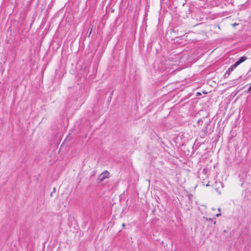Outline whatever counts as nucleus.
Listing matches in <instances>:
<instances>
[{"label": "nucleus", "instance_id": "obj_4", "mask_svg": "<svg viewBox=\"0 0 251 251\" xmlns=\"http://www.w3.org/2000/svg\"><path fill=\"white\" fill-rule=\"evenodd\" d=\"M247 59V57L245 56H243L241 57L239 60L236 61L234 64V66L236 68L238 65H239L241 63L244 62L246 59Z\"/></svg>", "mask_w": 251, "mask_h": 251}, {"label": "nucleus", "instance_id": "obj_14", "mask_svg": "<svg viewBox=\"0 0 251 251\" xmlns=\"http://www.w3.org/2000/svg\"><path fill=\"white\" fill-rule=\"evenodd\" d=\"M237 25V24H236V23H234V24L233 25V26H235V25Z\"/></svg>", "mask_w": 251, "mask_h": 251}, {"label": "nucleus", "instance_id": "obj_10", "mask_svg": "<svg viewBox=\"0 0 251 251\" xmlns=\"http://www.w3.org/2000/svg\"><path fill=\"white\" fill-rule=\"evenodd\" d=\"M238 80V79H237L233 80L232 81H237ZM234 83H236V82H235Z\"/></svg>", "mask_w": 251, "mask_h": 251}, {"label": "nucleus", "instance_id": "obj_2", "mask_svg": "<svg viewBox=\"0 0 251 251\" xmlns=\"http://www.w3.org/2000/svg\"><path fill=\"white\" fill-rule=\"evenodd\" d=\"M109 173L107 171H105L100 174L97 179L99 182H102L104 179L109 177Z\"/></svg>", "mask_w": 251, "mask_h": 251}, {"label": "nucleus", "instance_id": "obj_1", "mask_svg": "<svg viewBox=\"0 0 251 251\" xmlns=\"http://www.w3.org/2000/svg\"><path fill=\"white\" fill-rule=\"evenodd\" d=\"M211 128L210 122H208L205 125L204 129H202L200 132V136L201 138H205L208 133H211Z\"/></svg>", "mask_w": 251, "mask_h": 251}, {"label": "nucleus", "instance_id": "obj_7", "mask_svg": "<svg viewBox=\"0 0 251 251\" xmlns=\"http://www.w3.org/2000/svg\"><path fill=\"white\" fill-rule=\"evenodd\" d=\"M221 215V213L220 212L219 213H218L216 215V217H219V216Z\"/></svg>", "mask_w": 251, "mask_h": 251}, {"label": "nucleus", "instance_id": "obj_12", "mask_svg": "<svg viewBox=\"0 0 251 251\" xmlns=\"http://www.w3.org/2000/svg\"><path fill=\"white\" fill-rule=\"evenodd\" d=\"M201 95L200 93H199V92L197 93V95Z\"/></svg>", "mask_w": 251, "mask_h": 251}, {"label": "nucleus", "instance_id": "obj_11", "mask_svg": "<svg viewBox=\"0 0 251 251\" xmlns=\"http://www.w3.org/2000/svg\"><path fill=\"white\" fill-rule=\"evenodd\" d=\"M92 29H91V31L89 32V35L91 33Z\"/></svg>", "mask_w": 251, "mask_h": 251}, {"label": "nucleus", "instance_id": "obj_13", "mask_svg": "<svg viewBox=\"0 0 251 251\" xmlns=\"http://www.w3.org/2000/svg\"><path fill=\"white\" fill-rule=\"evenodd\" d=\"M216 221H214L213 222V223H214V225H215V224H216Z\"/></svg>", "mask_w": 251, "mask_h": 251}, {"label": "nucleus", "instance_id": "obj_8", "mask_svg": "<svg viewBox=\"0 0 251 251\" xmlns=\"http://www.w3.org/2000/svg\"><path fill=\"white\" fill-rule=\"evenodd\" d=\"M201 122H202L201 119H200V120H198V123H201Z\"/></svg>", "mask_w": 251, "mask_h": 251}, {"label": "nucleus", "instance_id": "obj_6", "mask_svg": "<svg viewBox=\"0 0 251 251\" xmlns=\"http://www.w3.org/2000/svg\"><path fill=\"white\" fill-rule=\"evenodd\" d=\"M251 91V85L249 87L248 90L245 92H247V93H250Z\"/></svg>", "mask_w": 251, "mask_h": 251}, {"label": "nucleus", "instance_id": "obj_9", "mask_svg": "<svg viewBox=\"0 0 251 251\" xmlns=\"http://www.w3.org/2000/svg\"><path fill=\"white\" fill-rule=\"evenodd\" d=\"M206 220H211L212 219L211 218H206L205 219Z\"/></svg>", "mask_w": 251, "mask_h": 251}, {"label": "nucleus", "instance_id": "obj_16", "mask_svg": "<svg viewBox=\"0 0 251 251\" xmlns=\"http://www.w3.org/2000/svg\"><path fill=\"white\" fill-rule=\"evenodd\" d=\"M220 210H221V209H220V208H219V209H218V211H220Z\"/></svg>", "mask_w": 251, "mask_h": 251}, {"label": "nucleus", "instance_id": "obj_3", "mask_svg": "<svg viewBox=\"0 0 251 251\" xmlns=\"http://www.w3.org/2000/svg\"><path fill=\"white\" fill-rule=\"evenodd\" d=\"M235 68L233 65H232L226 71L225 74L224 75V78H226L229 76L230 73L233 71V70Z\"/></svg>", "mask_w": 251, "mask_h": 251}, {"label": "nucleus", "instance_id": "obj_5", "mask_svg": "<svg viewBox=\"0 0 251 251\" xmlns=\"http://www.w3.org/2000/svg\"><path fill=\"white\" fill-rule=\"evenodd\" d=\"M202 173L206 175L207 173V169L204 168L202 170Z\"/></svg>", "mask_w": 251, "mask_h": 251}, {"label": "nucleus", "instance_id": "obj_15", "mask_svg": "<svg viewBox=\"0 0 251 251\" xmlns=\"http://www.w3.org/2000/svg\"><path fill=\"white\" fill-rule=\"evenodd\" d=\"M122 226H125V224H123L122 225Z\"/></svg>", "mask_w": 251, "mask_h": 251}]
</instances>
